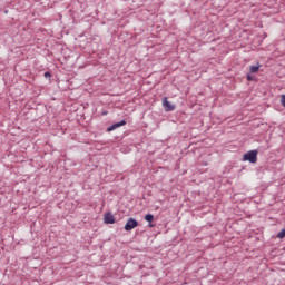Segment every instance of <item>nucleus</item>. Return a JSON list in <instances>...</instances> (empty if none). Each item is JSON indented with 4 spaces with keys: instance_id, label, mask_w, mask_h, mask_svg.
<instances>
[{
    "instance_id": "nucleus-1",
    "label": "nucleus",
    "mask_w": 285,
    "mask_h": 285,
    "mask_svg": "<svg viewBox=\"0 0 285 285\" xmlns=\"http://www.w3.org/2000/svg\"><path fill=\"white\" fill-rule=\"evenodd\" d=\"M243 161H249V164H257V150H249L244 154Z\"/></svg>"
},
{
    "instance_id": "nucleus-2",
    "label": "nucleus",
    "mask_w": 285,
    "mask_h": 285,
    "mask_svg": "<svg viewBox=\"0 0 285 285\" xmlns=\"http://www.w3.org/2000/svg\"><path fill=\"white\" fill-rule=\"evenodd\" d=\"M139 226V223L135 218H128L126 225H125V230H132L134 228H137Z\"/></svg>"
},
{
    "instance_id": "nucleus-3",
    "label": "nucleus",
    "mask_w": 285,
    "mask_h": 285,
    "mask_svg": "<svg viewBox=\"0 0 285 285\" xmlns=\"http://www.w3.org/2000/svg\"><path fill=\"white\" fill-rule=\"evenodd\" d=\"M163 106L166 112H171V110H175V105H171L167 97L163 99Z\"/></svg>"
},
{
    "instance_id": "nucleus-4",
    "label": "nucleus",
    "mask_w": 285,
    "mask_h": 285,
    "mask_svg": "<svg viewBox=\"0 0 285 285\" xmlns=\"http://www.w3.org/2000/svg\"><path fill=\"white\" fill-rule=\"evenodd\" d=\"M121 126H126V120H120L119 122H115L107 128V132H112V130H117V128H121Z\"/></svg>"
},
{
    "instance_id": "nucleus-5",
    "label": "nucleus",
    "mask_w": 285,
    "mask_h": 285,
    "mask_svg": "<svg viewBox=\"0 0 285 285\" xmlns=\"http://www.w3.org/2000/svg\"><path fill=\"white\" fill-rule=\"evenodd\" d=\"M104 223L105 224H115V216L112 215V213L105 214Z\"/></svg>"
},
{
    "instance_id": "nucleus-6",
    "label": "nucleus",
    "mask_w": 285,
    "mask_h": 285,
    "mask_svg": "<svg viewBox=\"0 0 285 285\" xmlns=\"http://www.w3.org/2000/svg\"><path fill=\"white\" fill-rule=\"evenodd\" d=\"M258 71H259V65L249 67V72H252V75H255V72H258Z\"/></svg>"
},
{
    "instance_id": "nucleus-7",
    "label": "nucleus",
    "mask_w": 285,
    "mask_h": 285,
    "mask_svg": "<svg viewBox=\"0 0 285 285\" xmlns=\"http://www.w3.org/2000/svg\"><path fill=\"white\" fill-rule=\"evenodd\" d=\"M153 219H155V216L153 214H147L145 216V220L148 222L149 224H153Z\"/></svg>"
},
{
    "instance_id": "nucleus-8",
    "label": "nucleus",
    "mask_w": 285,
    "mask_h": 285,
    "mask_svg": "<svg viewBox=\"0 0 285 285\" xmlns=\"http://www.w3.org/2000/svg\"><path fill=\"white\" fill-rule=\"evenodd\" d=\"M284 236H285V229H282L278 234H277V237L279 239H284Z\"/></svg>"
},
{
    "instance_id": "nucleus-9",
    "label": "nucleus",
    "mask_w": 285,
    "mask_h": 285,
    "mask_svg": "<svg viewBox=\"0 0 285 285\" xmlns=\"http://www.w3.org/2000/svg\"><path fill=\"white\" fill-rule=\"evenodd\" d=\"M247 81H253V78L250 77V75H247Z\"/></svg>"
},
{
    "instance_id": "nucleus-10",
    "label": "nucleus",
    "mask_w": 285,
    "mask_h": 285,
    "mask_svg": "<svg viewBox=\"0 0 285 285\" xmlns=\"http://www.w3.org/2000/svg\"><path fill=\"white\" fill-rule=\"evenodd\" d=\"M45 77H50V72H45Z\"/></svg>"
}]
</instances>
